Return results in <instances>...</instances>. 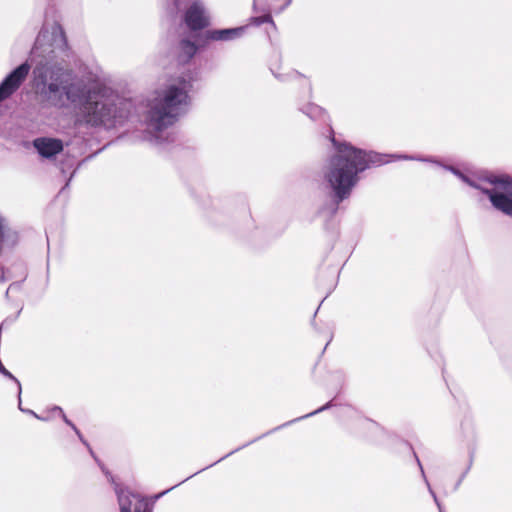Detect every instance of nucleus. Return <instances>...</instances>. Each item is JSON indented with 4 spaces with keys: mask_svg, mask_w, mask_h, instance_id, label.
<instances>
[{
    "mask_svg": "<svg viewBox=\"0 0 512 512\" xmlns=\"http://www.w3.org/2000/svg\"><path fill=\"white\" fill-rule=\"evenodd\" d=\"M35 85L42 98L50 105L62 108L65 100L75 105V121L92 127L114 128L130 115L133 103L111 88L93 84L87 86L61 67L37 65Z\"/></svg>",
    "mask_w": 512,
    "mask_h": 512,
    "instance_id": "obj_1",
    "label": "nucleus"
},
{
    "mask_svg": "<svg viewBox=\"0 0 512 512\" xmlns=\"http://www.w3.org/2000/svg\"><path fill=\"white\" fill-rule=\"evenodd\" d=\"M335 153L323 167V179L337 202L348 198L359 181V174L373 165H381L392 159L420 160L406 155H380L353 147L348 143H337L332 137Z\"/></svg>",
    "mask_w": 512,
    "mask_h": 512,
    "instance_id": "obj_2",
    "label": "nucleus"
},
{
    "mask_svg": "<svg viewBox=\"0 0 512 512\" xmlns=\"http://www.w3.org/2000/svg\"><path fill=\"white\" fill-rule=\"evenodd\" d=\"M190 89V80L174 79L148 100L146 124L150 142L162 143L166 139L165 130L178 120L189 105Z\"/></svg>",
    "mask_w": 512,
    "mask_h": 512,
    "instance_id": "obj_3",
    "label": "nucleus"
},
{
    "mask_svg": "<svg viewBox=\"0 0 512 512\" xmlns=\"http://www.w3.org/2000/svg\"><path fill=\"white\" fill-rule=\"evenodd\" d=\"M464 183L488 195L492 205L503 213L512 216V181L507 176L481 178L469 176L461 171L446 167Z\"/></svg>",
    "mask_w": 512,
    "mask_h": 512,
    "instance_id": "obj_4",
    "label": "nucleus"
},
{
    "mask_svg": "<svg viewBox=\"0 0 512 512\" xmlns=\"http://www.w3.org/2000/svg\"><path fill=\"white\" fill-rule=\"evenodd\" d=\"M118 497L120 512H151L147 501L139 494H134L127 489L115 487Z\"/></svg>",
    "mask_w": 512,
    "mask_h": 512,
    "instance_id": "obj_5",
    "label": "nucleus"
},
{
    "mask_svg": "<svg viewBox=\"0 0 512 512\" xmlns=\"http://www.w3.org/2000/svg\"><path fill=\"white\" fill-rule=\"evenodd\" d=\"M30 71L25 62L14 69L0 84V102L10 97L23 83Z\"/></svg>",
    "mask_w": 512,
    "mask_h": 512,
    "instance_id": "obj_6",
    "label": "nucleus"
},
{
    "mask_svg": "<svg viewBox=\"0 0 512 512\" xmlns=\"http://www.w3.org/2000/svg\"><path fill=\"white\" fill-rule=\"evenodd\" d=\"M185 23L192 30H200L209 24V17L201 2L196 1L189 7L185 14Z\"/></svg>",
    "mask_w": 512,
    "mask_h": 512,
    "instance_id": "obj_7",
    "label": "nucleus"
},
{
    "mask_svg": "<svg viewBox=\"0 0 512 512\" xmlns=\"http://www.w3.org/2000/svg\"><path fill=\"white\" fill-rule=\"evenodd\" d=\"M34 147L41 156L46 158H50L63 150L61 140L46 137L35 139Z\"/></svg>",
    "mask_w": 512,
    "mask_h": 512,
    "instance_id": "obj_8",
    "label": "nucleus"
},
{
    "mask_svg": "<svg viewBox=\"0 0 512 512\" xmlns=\"http://www.w3.org/2000/svg\"><path fill=\"white\" fill-rule=\"evenodd\" d=\"M243 32L244 27L209 30L207 31V38L213 41H229L241 37Z\"/></svg>",
    "mask_w": 512,
    "mask_h": 512,
    "instance_id": "obj_9",
    "label": "nucleus"
},
{
    "mask_svg": "<svg viewBox=\"0 0 512 512\" xmlns=\"http://www.w3.org/2000/svg\"><path fill=\"white\" fill-rule=\"evenodd\" d=\"M60 416L62 417L63 421L69 425L74 431L75 433L77 434L78 438L80 439V441L86 446L88 447L89 451L91 454H93L89 444L87 443V441L83 438L81 432L78 430V428L66 417L65 413L63 412L62 408L59 407V406H54L53 408H51L49 411H48V415L46 417H48V420H50L51 418H53L54 416Z\"/></svg>",
    "mask_w": 512,
    "mask_h": 512,
    "instance_id": "obj_10",
    "label": "nucleus"
},
{
    "mask_svg": "<svg viewBox=\"0 0 512 512\" xmlns=\"http://www.w3.org/2000/svg\"><path fill=\"white\" fill-rule=\"evenodd\" d=\"M0 241L3 245H13L17 241V235L8 227L7 221L0 215Z\"/></svg>",
    "mask_w": 512,
    "mask_h": 512,
    "instance_id": "obj_11",
    "label": "nucleus"
},
{
    "mask_svg": "<svg viewBox=\"0 0 512 512\" xmlns=\"http://www.w3.org/2000/svg\"><path fill=\"white\" fill-rule=\"evenodd\" d=\"M180 53H179V59L182 62H186L190 60L196 53L197 47L193 42L183 40L180 43L179 46Z\"/></svg>",
    "mask_w": 512,
    "mask_h": 512,
    "instance_id": "obj_12",
    "label": "nucleus"
},
{
    "mask_svg": "<svg viewBox=\"0 0 512 512\" xmlns=\"http://www.w3.org/2000/svg\"><path fill=\"white\" fill-rule=\"evenodd\" d=\"M303 112L311 119H324L326 117L325 111L315 104H308Z\"/></svg>",
    "mask_w": 512,
    "mask_h": 512,
    "instance_id": "obj_13",
    "label": "nucleus"
},
{
    "mask_svg": "<svg viewBox=\"0 0 512 512\" xmlns=\"http://www.w3.org/2000/svg\"><path fill=\"white\" fill-rule=\"evenodd\" d=\"M15 269L17 270V274L16 275H5L3 273L2 275V280H6V279H11V278H16L18 281H23L26 277V270H25V267L22 265V264H18L15 266Z\"/></svg>",
    "mask_w": 512,
    "mask_h": 512,
    "instance_id": "obj_14",
    "label": "nucleus"
},
{
    "mask_svg": "<svg viewBox=\"0 0 512 512\" xmlns=\"http://www.w3.org/2000/svg\"><path fill=\"white\" fill-rule=\"evenodd\" d=\"M417 462H418V465H419V467H420L421 474H422V476H423V478H424V481H425V482H426V484H427L428 490H429V492H430L431 496L433 497V499H434V501H435L436 505H437V506H438V508H439V512H443L442 507H441V504L439 503L438 498H437V496H436L435 492L433 491V489L431 488V486H430L429 482H428V481H427V479H426V476H425V473H424L423 467H422V465H421V463H420V461H419V459H418V458H417Z\"/></svg>",
    "mask_w": 512,
    "mask_h": 512,
    "instance_id": "obj_15",
    "label": "nucleus"
},
{
    "mask_svg": "<svg viewBox=\"0 0 512 512\" xmlns=\"http://www.w3.org/2000/svg\"><path fill=\"white\" fill-rule=\"evenodd\" d=\"M45 38H46V31H45V30H42V31L39 33V35H38V37H37V39H36V41H35V45H34V47H33V49H32V53H33V54L37 52V50L39 49V46L41 45V41H42L43 39H45Z\"/></svg>",
    "mask_w": 512,
    "mask_h": 512,
    "instance_id": "obj_16",
    "label": "nucleus"
},
{
    "mask_svg": "<svg viewBox=\"0 0 512 512\" xmlns=\"http://www.w3.org/2000/svg\"><path fill=\"white\" fill-rule=\"evenodd\" d=\"M18 396L20 397V395L18 394ZM19 409L22 411V412H25V413H28L32 416H34L35 418L39 419V420H43V421H48V417H41L39 416L38 414H36L34 411L32 410H29V409H23L22 406H21V399L19 398Z\"/></svg>",
    "mask_w": 512,
    "mask_h": 512,
    "instance_id": "obj_17",
    "label": "nucleus"
},
{
    "mask_svg": "<svg viewBox=\"0 0 512 512\" xmlns=\"http://www.w3.org/2000/svg\"><path fill=\"white\" fill-rule=\"evenodd\" d=\"M329 407H331V402H329V403H327L326 405H324V406L320 407L319 409H317V410H315V411H313V412H311V413H309V414L305 415V417H309V416L315 415V414H317V413H319V412H322V411H324V410L328 409Z\"/></svg>",
    "mask_w": 512,
    "mask_h": 512,
    "instance_id": "obj_18",
    "label": "nucleus"
},
{
    "mask_svg": "<svg viewBox=\"0 0 512 512\" xmlns=\"http://www.w3.org/2000/svg\"><path fill=\"white\" fill-rule=\"evenodd\" d=\"M173 5L171 12L174 13L178 10V3L176 0H167V3H170Z\"/></svg>",
    "mask_w": 512,
    "mask_h": 512,
    "instance_id": "obj_19",
    "label": "nucleus"
},
{
    "mask_svg": "<svg viewBox=\"0 0 512 512\" xmlns=\"http://www.w3.org/2000/svg\"><path fill=\"white\" fill-rule=\"evenodd\" d=\"M52 29H53V32H54V33H59L60 35H62V30H61V27H60V26H58V25H54V26L52 27Z\"/></svg>",
    "mask_w": 512,
    "mask_h": 512,
    "instance_id": "obj_20",
    "label": "nucleus"
},
{
    "mask_svg": "<svg viewBox=\"0 0 512 512\" xmlns=\"http://www.w3.org/2000/svg\"><path fill=\"white\" fill-rule=\"evenodd\" d=\"M168 491H169V490H165V491H163V492H161V493L157 494V495L155 496V499H156V500H157V499H159V498H160V497H162L164 494H166Z\"/></svg>",
    "mask_w": 512,
    "mask_h": 512,
    "instance_id": "obj_21",
    "label": "nucleus"
},
{
    "mask_svg": "<svg viewBox=\"0 0 512 512\" xmlns=\"http://www.w3.org/2000/svg\"><path fill=\"white\" fill-rule=\"evenodd\" d=\"M176 487H178V484L173 485L172 489H173V488H176ZM168 490L170 491V490H171V488H170V489H168Z\"/></svg>",
    "mask_w": 512,
    "mask_h": 512,
    "instance_id": "obj_22",
    "label": "nucleus"
},
{
    "mask_svg": "<svg viewBox=\"0 0 512 512\" xmlns=\"http://www.w3.org/2000/svg\"><path fill=\"white\" fill-rule=\"evenodd\" d=\"M176 487H178V484L173 485L172 489H173V488H176ZM168 490L170 491V490H171V488H170V489H168Z\"/></svg>",
    "mask_w": 512,
    "mask_h": 512,
    "instance_id": "obj_23",
    "label": "nucleus"
},
{
    "mask_svg": "<svg viewBox=\"0 0 512 512\" xmlns=\"http://www.w3.org/2000/svg\"><path fill=\"white\" fill-rule=\"evenodd\" d=\"M13 285H14V284H12V285H10V286H9V289L7 290V292H8L10 289H12Z\"/></svg>",
    "mask_w": 512,
    "mask_h": 512,
    "instance_id": "obj_24",
    "label": "nucleus"
}]
</instances>
